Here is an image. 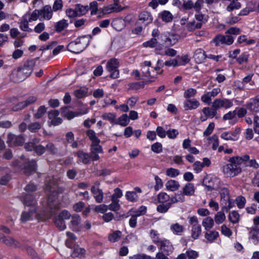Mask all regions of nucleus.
<instances>
[{
	"instance_id": "473e14b6",
	"label": "nucleus",
	"mask_w": 259,
	"mask_h": 259,
	"mask_svg": "<svg viewBox=\"0 0 259 259\" xmlns=\"http://www.w3.org/2000/svg\"><path fill=\"white\" fill-rule=\"evenodd\" d=\"M113 28L117 31H120L125 27V23L121 19H114L112 22Z\"/></svg>"
},
{
	"instance_id": "8fccbe9b",
	"label": "nucleus",
	"mask_w": 259,
	"mask_h": 259,
	"mask_svg": "<svg viewBox=\"0 0 259 259\" xmlns=\"http://www.w3.org/2000/svg\"><path fill=\"white\" fill-rule=\"evenodd\" d=\"M161 18L163 21L170 22L172 20L173 16L170 12L165 10L161 13Z\"/></svg>"
},
{
	"instance_id": "09e8293b",
	"label": "nucleus",
	"mask_w": 259,
	"mask_h": 259,
	"mask_svg": "<svg viewBox=\"0 0 259 259\" xmlns=\"http://www.w3.org/2000/svg\"><path fill=\"white\" fill-rule=\"evenodd\" d=\"M228 218L231 223L236 224L239 221L240 215L237 211L233 210L230 212Z\"/></svg>"
},
{
	"instance_id": "72a5a7b5",
	"label": "nucleus",
	"mask_w": 259,
	"mask_h": 259,
	"mask_svg": "<svg viewBox=\"0 0 259 259\" xmlns=\"http://www.w3.org/2000/svg\"><path fill=\"white\" fill-rule=\"evenodd\" d=\"M195 191L194 185L193 183H187L183 189V192L186 196H192Z\"/></svg>"
},
{
	"instance_id": "680f3d73",
	"label": "nucleus",
	"mask_w": 259,
	"mask_h": 259,
	"mask_svg": "<svg viewBox=\"0 0 259 259\" xmlns=\"http://www.w3.org/2000/svg\"><path fill=\"white\" fill-rule=\"evenodd\" d=\"M242 164L245 165V166H249L255 169L259 168V164L256 162V160L254 158L250 159V156H249V160L246 162H242Z\"/></svg>"
},
{
	"instance_id": "f8f14e48",
	"label": "nucleus",
	"mask_w": 259,
	"mask_h": 259,
	"mask_svg": "<svg viewBox=\"0 0 259 259\" xmlns=\"http://www.w3.org/2000/svg\"><path fill=\"white\" fill-rule=\"evenodd\" d=\"M21 200L25 206L30 207V208H35L36 209L37 201L34 195L25 194L21 196Z\"/></svg>"
},
{
	"instance_id": "052dcab7",
	"label": "nucleus",
	"mask_w": 259,
	"mask_h": 259,
	"mask_svg": "<svg viewBox=\"0 0 259 259\" xmlns=\"http://www.w3.org/2000/svg\"><path fill=\"white\" fill-rule=\"evenodd\" d=\"M145 85V81H140L129 83L128 85L129 89L131 90H138L140 89L143 88Z\"/></svg>"
},
{
	"instance_id": "1a4fd4ad",
	"label": "nucleus",
	"mask_w": 259,
	"mask_h": 259,
	"mask_svg": "<svg viewBox=\"0 0 259 259\" xmlns=\"http://www.w3.org/2000/svg\"><path fill=\"white\" fill-rule=\"evenodd\" d=\"M25 139L22 135L16 136L9 134L8 135L7 143L10 146H22Z\"/></svg>"
},
{
	"instance_id": "9d476101",
	"label": "nucleus",
	"mask_w": 259,
	"mask_h": 259,
	"mask_svg": "<svg viewBox=\"0 0 259 259\" xmlns=\"http://www.w3.org/2000/svg\"><path fill=\"white\" fill-rule=\"evenodd\" d=\"M161 37L166 47L174 46L179 39V35L175 33L164 34L161 36Z\"/></svg>"
},
{
	"instance_id": "7c9ffc66",
	"label": "nucleus",
	"mask_w": 259,
	"mask_h": 259,
	"mask_svg": "<svg viewBox=\"0 0 259 259\" xmlns=\"http://www.w3.org/2000/svg\"><path fill=\"white\" fill-rule=\"evenodd\" d=\"M165 186L168 190L175 191L179 189L180 185L178 181L174 180H170L166 182Z\"/></svg>"
},
{
	"instance_id": "ddd939ff",
	"label": "nucleus",
	"mask_w": 259,
	"mask_h": 259,
	"mask_svg": "<svg viewBox=\"0 0 259 259\" xmlns=\"http://www.w3.org/2000/svg\"><path fill=\"white\" fill-rule=\"evenodd\" d=\"M240 132L239 127L236 128L233 132H225L221 134V138L227 141H236L238 139V135Z\"/></svg>"
},
{
	"instance_id": "bb28decb",
	"label": "nucleus",
	"mask_w": 259,
	"mask_h": 259,
	"mask_svg": "<svg viewBox=\"0 0 259 259\" xmlns=\"http://www.w3.org/2000/svg\"><path fill=\"white\" fill-rule=\"evenodd\" d=\"M68 25L69 24L68 23L67 20L65 19H62L55 23V31L58 33L61 32L66 28H67L68 26Z\"/></svg>"
},
{
	"instance_id": "c9c22d12",
	"label": "nucleus",
	"mask_w": 259,
	"mask_h": 259,
	"mask_svg": "<svg viewBox=\"0 0 259 259\" xmlns=\"http://www.w3.org/2000/svg\"><path fill=\"white\" fill-rule=\"evenodd\" d=\"M202 225L206 231H209L214 225V220L210 217H207L203 219Z\"/></svg>"
},
{
	"instance_id": "2f4dec72",
	"label": "nucleus",
	"mask_w": 259,
	"mask_h": 259,
	"mask_svg": "<svg viewBox=\"0 0 259 259\" xmlns=\"http://www.w3.org/2000/svg\"><path fill=\"white\" fill-rule=\"evenodd\" d=\"M219 236L218 232L210 231L205 233L204 237L207 240V242L212 243Z\"/></svg>"
},
{
	"instance_id": "864d4df0",
	"label": "nucleus",
	"mask_w": 259,
	"mask_h": 259,
	"mask_svg": "<svg viewBox=\"0 0 259 259\" xmlns=\"http://www.w3.org/2000/svg\"><path fill=\"white\" fill-rule=\"evenodd\" d=\"M116 117V115L115 113H105L102 114V118L104 120H108L111 123L115 124L116 122L115 121V119Z\"/></svg>"
},
{
	"instance_id": "4c0bfd02",
	"label": "nucleus",
	"mask_w": 259,
	"mask_h": 259,
	"mask_svg": "<svg viewBox=\"0 0 259 259\" xmlns=\"http://www.w3.org/2000/svg\"><path fill=\"white\" fill-rule=\"evenodd\" d=\"M130 119L127 114H124L120 116L115 122V124H119L122 126H125L128 124Z\"/></svg>"
},
{
	"instance_id": "3c124183",
	"label": "nucleus",
	"mask_w": 259,
	"mask_h": 259,
	"mask_svg": "<svg viewBox=\"0 0 259 259\" xmlns=\"http://www.w3.org/2000/svg\"><path fill=\"white\" fill-rule=\"evenodd\" d=\"M235 201L238 208L242 209L244 207L246 200L244 196L240 195L236 198Z\"/></svg>"
},
{
	"instance_id": "79ce46f5",
	"label": "nucleus",
	"mask_w": 259,
	"mask_h": 259,
	"mask_svg": "<svg viewBox=\"0 0 259 259\" xmlns=\"http://www.w3.org/2000/svg\"><path fill=\"white\" fill-rule=\"evenodd\" d=\"M66 139L68 143L71 144V146L73 148H76L78 147V143L74 141V134L72 132H69L66 134Z\"/></svg>"
},
{
	"instance_id": "4d7b16f0",
	"label": "nucleus",
	"mask_w": 259,
	"mask_h": 259,
	"mask_svg": "<svg viewBox=\"0 0 259 259\" xmlns=\"http://www.w3.org/2000/svg\"><path fill=\"white\" fill-rule=\"evenodd\" d=\"M75 9L77 12L78 16L83 15L87 13L89 10L88 6H83L79 4L76 5Z\"/></svg>"
},
{
	"instance_id": "f3484780",
	"label": "nucleus",
	"mask_w": 259,
	"mask_h": 259,
	"mask_svg": "<svg viewBox=\"0 0 259 259\" xmlns=\"http://www.w3.org/2000/svg\"><path fill=\"white\" fill-rule=\"evenodd\" d=\"M59 112L58 110H52L49 113V119L51 124L54 126L58 125L62 122V119L58 117Z\"/></svg>"
},
{
	"instance_id": "7ed1b4c3",
	"label": "nucleus",
	"mask_w": 259,
	"mask_h": 259,
	"mask_svg": "<svg viewBox=\"0 0 259 259\" xmlns=\"http://www.w3.org/2000/svg\"><path fill=\"white\" fill-rule=\"evenodd\" d=\"M91 38L90 35H84L79 37L68 44L67 50L72 53L79 54L84 50L89 45Z\"/></svg>"
},
{
	"instance_id": "aec40b11",
	"label": "nucleus",
	"mask_w": 259,
	"mask_h": 259,
	"mask_svg": "<svg viewBox=\"0 0 259 259\" xmlns=\"http://www.w3.org/2000/svg\"><path fill=\"white\" fill-rule=\"evenodd\" d=\"M76 155L79 159L78 162H82L84 164H88L91 161V155L88 153L83 152L82 150H79L76 153Z\"/></svg>"
},
{
	"instance_id": "6e6d98bb",
	"label": "nucleus",
	"mask_w": 259,
	"mask_h": 259,
	"mask_svg": "<svg viewBox=\"0 0 259 259\" xmlns=\"http://www.w3.org/2000/svg\"><path fill=\"white\" fill-rule=\"evenodd\" d=\"M89 23V21L87 19L81 18L76 19L74 21V24L75 27L83 28Z\"/></svg>"
},
{
	"instance_id": "423d86ee",
	"label": "nucleus",
	"mask_w": 259,
	"mask_h": 259,
	"mask_svg": "<svg viewBox=\"0 0 259 259\" xmlns=\"http://www.w3.org/2000/svg\"><path fill=\"white\" fill-rule=\"evenodd\" d=\"M119 66V63L116 58L110 59L107 61L106 69L108 72H111L110 75L111 78L116 79L119 77V71L118 69Z\"/></svg>"
},
{
	"instance_id": "37998d69",
	"label": "nucleus",
	"mask_w": 259,
	"mask_h": 259,
	"mask_svg": "<svg viewBox=\"0 0 259 259\" xmlns=\"http://www.w3.org/2000/svg\"><path fill=\"white\" fill-rule=\"evenodd\" d=\"M122 233L120 231H115L108 236V239L111 242H116L121 238Z\"/></svg>"
},
{
	"instance_id": "5fc2aeb1",
	"label": "nucleus",
	"mask_w": 259,
	"mask_h": 259,
	"mask_svg": "<svg viewBox=\"0 0 259 259\" xmlns=\"http://www.w3.org/2000/svg\"><path fill=\"white\" fill-rule=\"evenodd\" d=\"M45 148L46 151H47L51 154L56 155L58 153V149L53 143H48Z\"/></svg>"
},
{
	"instance_id": "e433bc0d",
	"label": "nucleus",
	"mask_w": 259,
	"mask_h": 259,
	"mask_svg": "<svg viewBox=\"0 0 259 259\" xmlns=\"http://www.w3.org/2000/svg\"><path fill=\"white\" fill-rule=\"evenodd\" d=\"M225 212H226V211L221 209V211L218 212L215 214L214 221H215V223L217 224L220 225L225 221L226 220V215Z\"/></svg>"
},
{
	"instance_id": "4468645a",
	"label": "nucleus",
	"mask_w": 259,
	"mask_h": 259,
	"mask_svg": "<svg viewBox=\"0 0 259 259\" xmlns=\"http://www.w3.org/2000/svg\"><path fill=\"white\" fill-rule=\"evenodd\" d=\"M37 58L27 60L24 64L23 66L19 67L23 71L27 77H28L32 73L33 67L35 65V62Z\"/></svg>"
},
{
	"instance_id": "4be33fe9",
	"label": "nucleus",
	"mask_w": 259,
	"mask_h": 259,
	"mask_svg": "<svg viewBox=\"0 0 259 259\" xmlns=\"http://www.w3.org/2000/svg\"><path fill=\"white\" fill-rule=\"evenodd\" d=\"M80 222V218L77 215H73L71 217L70 228L74 232H77L80 230L79 224Z\"/></svg>"
},
{
	"instance_id": "bf43d9fd",
	"label": "nucleus",
	"mask_w": 259,
	"mask_h": 259,
	"mask_svg": "<svg viewBox=\"0 0 259 259\" xmlns=\"http://www.w3.org/2000/svg\"><path fill=\"white\" fill-rule=\"evenodd\" d=\"M197 94V91L193 88H189L186 90L184 93V97L186 99H190V98L194 97Z\"/></svg>"
},
{
	"instance_id": "393cba45",
	"label": "nucleus",
	"mask_w": 259,
	"mask_h": 259,
	"mask_svg": "<svg viewBox=\"0 0 259 259\" xmlns=\"http://www.w3.org/2000/svg\"><path fill=\"white\" fill-rule=\"evenodd\" d=\"M147 212V207L145 206L142 205L138 209L134 208H131L127 212V214H132L133 216L137 218L138 217L144 215Z\"/></svg>"
},
{
	"instance_id": "0e129e2a",
	"label": "nucleus",
	"mask_w": 259,
	"mask_h": 259,
	"mask_svg": "<svg viewBox=\"0 0 259 259\" xmlns=\"http://www.w3.org/2000/svg\"><path fill=\"white\" fill-rule=\"evenodd\" d=\"M27 127L31 132L35 133L41 128V125L39 122H35L30 123Z\"/></svg>"
},
{
	"instance_id": "5701e85b",
	"label": "nucleus",
	"mask_w": 259,
	"mask_h": 259,
	"mask_svg": "<svg viewBox=\"0 0 259 259\" xmlns=\"http://www.w3.org/2000/svg\"><path fill=\"white\" fill-rule=\"evenodd\" d=\"M36 212L35 208H30L28 211H23L21 215V221L23 223L32 220L33 215Z\"/></svg>"
},
{
	"instance_id": "de8ad7c7",
	"label": "nucleus",
	"mask_w": 259,
	"mask_h": 259,
	"mask_svg": "<svg viewBox=\"0 0 259 259\" xmlns=\"http://www.w3.org/2000/svg\"><path fill=\"white\" fill-rule=\"evenodd\" d=\"M248 108L253 112H259V99H255L251 102Z\"/></svg>"
},
{
	"instance_id": "cd10ccee",
	"label": "nucleus",
	"mask_w": 259,
	"mask_h": 259,
	"mask_svg": "<svg viewBox=\"0 0 259 259\" xmlns=\"http://www.w3.org/2000/svg\"><path fill=\"white\" fill-rule=\"evenodd\" d=\"M88 112V110L87 109L84 112L82 113H79L78 112H75L72 111H69L67 110V108H65V109L63 110V114L64 117H66L68 120H71L75 116L80 115V114H84Z\"/></svg>"
},
{
	"instance_id": "a211bd4d",
	"label": "nucleus",
	"mask_w": 259,
	"mask_h": 259,
	"mask_svg": "<svg viewBox=\"0 0 259 259\" xmlns=\"http://www.w3.org/2000/svg\"><path fill=\"white\" fill-rule=\"evenodd\" d=\"M249 229V239L256 245L259 241V228L257 227H252Z\"/></svg>"
},
{
	"instance_id": "20e7f679",
	"label": "nucleus",
	"mask_w": 259,
	"mask_h": 259,
	"mask_svg": "<svg viewBox=\"0 0 259 259\" xmlns=\"http://www.w3.org/2000/svg\"><path fill=\"white\" fill-rule=\"evenodd\" d=\"M20 159L23 161V163H21L19 160H16L12 163L14 166H18L24 170L25 175L29 176L32 172L35 171L37 168L36 161L34 159L28 160L25 159L24 155L20 156Z\"/></svg>"
},
{
	"instance_id": "f257e3e1",
	"label": "nucleus",
	"mask_w": 259,
	"mask_h": 259,
	"mask_svg": "<svg viewBox=\"0 0 259 259\" xmlns=\"http://www.w3.org/2000/svg\"><path fill=\"white\" fill-rule=\"evenodd\" d=\"M248 160L249 155L247 154L241 156L231 157L228 160V163H226L221 166V170L226 177H235L242 172L241 165L242 162H246Z\"/></svg>"
},
{
	"instance_id": "58836bf2",
	"label": "nucleus",
	"mask_w": 259,
	"mask_h": 259,
	"mask_svg": "<svg viewBox=\"0 0 259 259\" xmlns=\"http://www.w3.org/2000/svg\"><path fill=\"white\" fill-rule=\"evenodd\" d=\"M220 193L222 204H226L227 200H229V198H230L229 190L226 188H223L221 189Z\"/></svg>"
},
{
	"instance_id": "ea45409f",
	"label": "nucleus",
	"mask_w": 259,
	"mask_h": 259,
	"mask_svg": "<svg viewBox=\"0 0 259 259\" xmlns=\"http://www.w3.org/2000/svg\"><path fill=\"white\" fill-rule=\"evenodd\" d=\"M157 201L160 203L170 202L171 197L165 192H160L157 195Z\"/></svg>"
},
{
	"instance_id": "69168bd1",
	"label": "nucleus",
	"mask_w": 259,
	"mask_h": 259,
	"mask_svg": "<svg viewBox=\"0 0 259 259\" xmlns=\"http://www.w3.org/2000/svg\"><path fill=\"white\" fill-rule=\"evenodd\" d=\"M179 170L174 168H168L166 170V175L171 178H175L180 175Z\"/></svg>"
},
{
	"instance_id": "6e6552de",
	"label": "nucleus",
	"mask_w": 259,
	"mask_h": 259,
	"mask_svg": "<svg viewBox=\"0 0 259 259\" xmlns=\"http://www.w3.org/2000/svg\"><path fill=\"white\" fill-rule=\"evenodd\" d=\"M153 16L150 12L143 11L138 15V22L141 25L146 26L153 21Z\"/></svg>"
},
{
	"instance_id": "603ef678",
	"label": "nucleus",
	"mask_w": 259,
	"mask_h": 259,
	"mask_svg": "<svg viewBox=\"0 0 259 259\" xmlns=\"http://www.w3.org/2000/svg\"><path fill=\"white\" fill-rule=\"evenodd\" d=\"M125 197L128 201L133 202H137L139 198L135 191H127L126 193Z\"/></svg>"
},
{
	"instance_id": "2eb2a0df",
	"label": "nucleus",
	"mask_w": 259,
	"mask_h": 259,
	"mask_svg": "<svg viewBox=\"0 0 259 259\" xmlns=\"http://www.w3.org/2000/svg\"><path fill=\"white\" fill-rule=\"evenodd\" d=\"M27 77L23 71L18 67L13 70L11 78L14 82H21Z\"/></svg>"
},
{
	"instance_id": "a19ab883",
	"label": "nucleus",
	"mask_w": 259,
	"mask_h": 259,
	"mask_svg": "<svg viewBox=\"0 0 259 259\" xmlns=\"http://www.w3.org/2000/svg\"><path fill=\"white\" fill-rule=\"evenodd\" d=\"M150 237L152 240V242L157 245H159L162 240L159 238V234L157 231L153 229L150 230Z\"/></svg>"
},
{
	"instance_id": "774afa93",
	"label": "nucleus",
	"mask_w": 259,
	"mask_h": 259,
	"mask_svg": "<svg viewBox=\"0 0 259 259\" xmlns=\"http://www.w3.org/2000/svg\"><path fill=\"white\" fill-rule=\"evenodd\" d=\"M111 203L108 205V209L112 211H117L120 208V205L119 204V200H111Z\"/></svg>"
},
{
	"instance_id": "a18cd8bd",
	"label": "nucleus",
	"mask_w": 259,
	"mask_h": 259,
	"mask_svg": "<svg viewBox=\"0 0 259 259\" xmlns=\"http://www.w3.org/2000/svg\"><path fill=\"white\" fill-rule=\"evenodd\" d=\"M86 135L92 141V143H100V140L97 137L96 133L93 130H89L86 132Z\"/></svg>"
},
{
	"instance_id": "c03bdc74",
	"label": "nucleus",
	"mask_w": 259,
	"mask_h": 259,
	"mask_svg": "<svg viewBox=\"0 0 259 259\" xmlns=\"http://www.w3.org/2000/svg\"><path fill=\"white\" fill-rule=\"evenodd\" d=\"M172 204L171 203V202H168L165 204L161 203L160 204L157 205L156 210L158 212L164 213L167 212L168 209L171 206Z\"/></svg>"
},
{
	"instance_id": "c756f323",
	"label": "nucleus",
	"mask_w": 259,
	"mask_h": 259,
	"mask_svg": "<svg viewBox=\"0 0 259 259\" xmlns=\"http://www.w3.org/2000/svg\"><path fill=\"white\" fill-rule=\"evenodd\" d=\"M201 225L193 226L191 229V237L194 240L197 239L201 234Z\"/></svg>"
},
{
	"instance_id": "9b49d317",
	"label": "nucleus",
	"mask_w": 259,
	"mask_h": 259,
	"mask_svg": "<svg viewBox=\"0 0 259 259\" xmlns=\"http://www.w3.org/2000/svg\"><path fill=\"white\" fill-rule=\"evenodd\" d=\"M100 143H92L90 148V155L93 161H97L99 159V153H103L102 147L99 145Z\"/></svg>"
},
{
	"instance_id": "13d9d810",
	"label": "nucleus",
	"mask_w": 259,
	"mask_h": 259,
	"mask_svg": "<svg viewBox=\"0 0 259 259\" xmlns=\"http://www.w3.org/2000/svg\"><path fill=\"white\" fill-rule=\"evenodd\" d=\"M30 22L28 19L26 18V15L23 16L22 19L20 22V29L24 31H28V23Z\"/></svg>"
},
{
	"instance_id": "e2e57ef3",
	"label": "nucleus",
	"mask_w": 259,
	"mask_h": 259,
	"mask_svg": "<svg viewBox=\"0 0 259 259\" xmlns=\"http://www.w3.org/2000/svg\"><path fill=\"white\" fill-rule=\"evenodd\" d=\"M55 224L56 227L61 231L64 230L66 228L64 220L59 218H55Z\"/></svg>"
},
{
	"instance_id": "f704fd0d",
	"label": "nucleus",
	"mask_w": 259,
	"mask_h": 259,
	"mask_svg": "<svg viewBox=\"0 0 259 259\" xmlns=\"http://www.w3.org/2000/svg\"><path fill=\"white\" fill-rule=\"evenodd\" d=\"M202 112L208 118H212L217 114V111L212 107H204L202 109Z\"/></svg>"
},
{
	"instance_id": "c85d7f7f",
	"label": "nucleus",
	"mask_w": 259,
	"mask_h": 259,
	"mask_svg": "<svg viewBox=\"0 0 259 259\" xmlns=\"http://www.w3.org/2000/svg\"><path fill=\"white\" fill-rule=\"evenodd\" d=\"M0 240L8 246L14 247L18 246V242L12 238H7L4 236L0 238Z\"/></svg>"
},
{
	"instance_id": "338daca9",
	"label": "nucleus",
	"mask_w": 259,
	"mask_h": 259,
	"mask_svg": "<svg viewBox=\"0 0 259 259\" xmlns=\"http://www.w3.org/2000/svg\"><path fill=\"white\" fill-rule=\"evenodd\" d=\"M88 90L86 89H79L74 92V95L78 99L82 98L86 96Z\"/></svg>"
},
{
	"instance_id": "a878e982",
	"label": "nucleus",
	"mask_w": 259,
	"mask_h": 259,
	"mask_svg": "<svg viewBox=\"0 0 259 259\" xmlns=\"http://www.w3.org/2000/svg\"><path fill=\"white\" fill-rule=\"evenodd\" d=\"M170 230L172 233L176 235H182L185 230L184 227L178 223L172 224L170 226Z\"/></svg>"
},
{
	"instance_id": "b1692460",
	"label": "nucleus",
	"mask_w": 259,
	"mask_h": 259,
	"mask_svg": "<svg viewBox=\"0 0 259 259\" xmlns=\"http://www.w3.org/2000/svg\"><path fill=\"white\" fill-rule=\"evenodd\" d=\"M91 191L97 203H101L103 201V193L101 189L97 188L95 186L92 187Z\"/></svg>"
},
{
	"instance_id": "f03ea898",
	"label": "nucleus",
	"mask_w": 259,
	"mask_h": 259,
	"mask_svg": "<svg viewBox=\"0 0 259 259\" xmlns=\"http://www.w3.org/2000/svg\"><path fill=\"white\" fill-rule=\"evenodd\" d=\"M47 189L52 193L49 195L46 202L43 204L45 212V219L51 218L53 214V210L57 209L59 205L58 199L59 192L51 188H49V185L47 186Z\"/></svg>"
},
{
	"instance_id": "0eeeda50",
	"label": "nucleus",
	"mask_w": 259,
	"mask_h": 259,
	"mask_svg": "<svg viewBox=\"0 0 259 259\" xmlns=\"http://www.w3.org/2000/svg\"><path fill=\"white\" fill-rule=\"evenodd\" d=\"M234 40V37L230 35H223L219 34L216 35L213 39V41L217 46L221 45L229 46L233 43Z\"/></svg>"
},
{
	"instance_id": "49530a36",
	"label": "nucleus",
	"mask_w": 259,
	"mask_h": 259,
	"mask_svg": "<svg viewBox=\"0 0 259 259\" xmlns=\"http://www.w3.org/2000/svg\"><path fill=\"white\" fill-rule=\"evenodd\" d=\"M185 195L183 192L175 194V196L171 197V203L174 204L179 202H183L185 200Z\"/></svg>"
},
{
	"instance_id": "6ab92c4d",
	"label": "nucleus",
	"mask_w": 259,
	"mask_h": 259,
	"mask_svg": "<svg viewBox=\"0 0 259 259\" xmlns=\"http://www.w3.org/2000/svg\"><path fill=\"white\" fill-rule=\"evenodd\" d=\"M40 11H41V17L39 18L40 20H41L42 18L48 20L52 18L53 11L50 6L46 5L40 9Z\"/></svg>"
},
{
	"instance_id": "dca6fc26",
	"label": "nucleus",
	"mask_w": 259,
	"mask_h": 259,
	"mask_svg": "<svg viewBox=\"0 0 259 259\" xmlns=\"http://www.w3.org/2000/svg\"><path fill=\"white\" fill-rule=\"evenodd\" d=\"M199 105V101L195 98H192L186 99L183 106L185 110H192L197 109Z\"/></svg>"
},
{
	"instance_id": "39448f33",
	"label": "nucleus",
	"mask_w": 259,
	"mask_h": 259,
	"mask_svg": "<svg viewBox=\"0 0 259 259\" xmlns=\"http://www.w3.org/2000/svg\"><path fill=\"white\" fill-rule=\"evenodd\" d=\"M159 244L160 251L155 255V259H169L168 256L171 254L174 250V246L171 242L167 239H163Z\"/></svg>"
},
{
	"instance_id": "412c9836",
	"label": "nucleus",
	"mask_w": 259,
	"mask_h": 259,
	"mask_svg": "<svg viewBox=\"0 0 259 259\" xmlns=\"http://www.w3.org/2000/svg\"><path fill=\"white\" fill-rule=\"evenodd\" d=\"M207 54L202 49H197L194 55V58L196 63L200 64L204 62L207 58Z\"/></svg>"
}]
</instances>
